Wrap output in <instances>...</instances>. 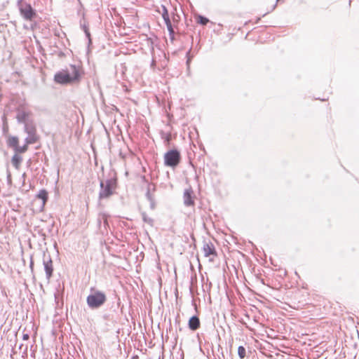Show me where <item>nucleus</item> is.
Returning <instances> with one entry per match:
<instances>
[{
    "label": "nucleus",
    "instance_id": "nucleus-1",
    "mask_svg": "<svg viewBox=\"0 0 359 359\" xmlns=\"http://www.w3.org/2000/svg\"><path fill=\"white\" fill-rule=\"evenodd\" d=\"M81 76V69L76 65H70L55 75V81L61 84H67L79 82Z\"/></svg>",
    "mask_w": 359,
    "mask_h": 359
},
{
    "label": "nucleus",
    "instance_id": "nucleus-2",
    "mask_svg": "<svg viewBox=\"0 0 359 359\" xmlns=\"http://www.w3.org/2000/svg\"><path fill=\"white\" fill-rule=\"evenodd\" d=\"M106 301L105 294L98 290H92L87 297V304L91 309H97L101 306Z\"/></svg>",
    "mask_w": 359,
    "mask_h": 359
},
{
    "label": "nucleus",
    "instance_id": "nucleus-3",
    "mask_svg": "<svg viewBox=\"0 0 359 359\" xmlns=\"http://www.w3.org/2000/svg\"><path fill=\"white\" fill-rule=\"evenodd\" d=\"M18 6L21 16L27 21H32L36 17V11L32 8L29 4L22 0L18 1Z\"/></svg>",
    "mask_w": 359,
    "mask_h": 359
},
{
    "label": "nucleus",
    "instance_id": "nucleus-4",
    "mask_svg": "<svg viewBox=\"0 0 359 359\" xmlns=\"http://www.w3.org/2000/svg\"><path fill=\"white\" fill-rule=\"evenodd\" d=\"M180 161V154L177 150L168 151L164 155V163L167 166L174 168L179 164Z\"/></svg>",
    "mask_w": 359,
    "mask_h": 359
},
{
    "label": "nucleus",
    "instance_id": "nucleus-5",
    "mask_svg": "<svg viewBox=\"0 0 359 359\" xmlns=\"http://www.w3.org/2000/svg\"><path fill=\"white\" fill-rule=\"evenodd\" d=\"M25 130L28 134L27 137L25 139L27 144H34L38 141V137L36 134V128L34 126L26 124L25 126Z\"/></svg>",
    "mask_w": 359,
    "mask_h": 359
},
{
    "label": "nucleus",
    "instance_id": "nucleus-6",
    "mask_svg": "<svg viewBox=\"0 0 359 359\" xmlns=\"http://www.w3.org/2000/svg\"><path fill=\"white\" fill-rule=\"evenodd\" d=\"M202 250L204 256L208 258L209 261H213L217 255L215 246L211 242L205 243Z\"/></svg>",
    "mask_w": 359,
    "mask_h": 359
},
{
    "label": "nucleus",
    "instance_id": "nucleus-7",
    "mask_svg": "<svg viewBox=\"0 0 359 359\" xmlns=\"http://www.w3.org/2000/svg\"><path fill=\"white\" fill-rule=\"evenodd\" d=\"M101 191L100 192V198H107L113 193V185L111 181L107 180L105 182H102L100 184Z\"/></svg>",
    "mask_w": 359,
    "mask_h": 359
},
{
    "label": "nucleus",
    "instance_id": "nucleus-8",
    "mask_svg": "<svg viewBox=\"0 0 359 359\" xmlns=\"http://www.w3.org/2000/svg\"><path fill=\"white\" fill-rule=\"evenodd\" d=\"M43 265L47 280H49L53 271V262L51 259L48 258V259H43Z\"/></svg>",
    "mask_w": 359,
    "mask_h": 359
},
{
    "label": "nucleus",
    "instance_id": "nucleus-9",
    "mask_svg": "<svg viewBox=\"0 0 359 359\" xmlns=\"http://www.w3.org/2000/svg\"><path fill=\"white\" fill-rule=\"evenodd\" d=\"M30 113L25 109H20L17 113L16 118L20 123H25Z\"/></svg>",
    "mask_w": 359,
    "mask_h": 359
},
{
    "label": "nucleus",
    "instance_id": "nucleus-10",
    "mask_svg": "<svg viewBox=\"0 0 359 359\" xmlns=\"http://www.w3.org/2000/svg\"><path fill=\"white\" fill-rule=\"evenodd\" d=\"M189 327L192 330H196L200 327L199 318L196 316L191 317L189 320Z\"/></svg>",
    "mask_w": 359,
    "mask_h": 359
},
{
    "label": "nucleus",
    "instance_id": "nucleus-11",
    "mask_svg": "<svg viewBox=\"0 0 359 359\" xmlns=\"http://www.w3.org/2000/svg\"><path fill=\"white\" fill-rule=\"evenodd\" d=\"M22 161V158L18 154H15L11 159V163L18 170L20 168V164Z\"/></svg>",
    "mask_w": 359,
    "mask_h": 359
},
{
    "label": "nucleus",
    "instance_id": "nucleus-12",
    "mask_svg": "<svg viewBox=\"0 0 359 359\" xmlns=\"http://www.w3.org/2000/svg\"><path fill=\"white\" fill-rule=\"evenodd\" d=\"M191 194V191L189 189L185 190L184 193V203L186 205H191L194 203Z\"/></svg>",
    "mask_w": 359,
    "mask_h": 359
},
{
    "label": "nucleus",
    "instance_id": "nucleus-13",
    "mask_svg": "<svg viewBox=\"0 0 359 359\" xmlns=\"http://www.w3.org/2000/svg\"><path fill=\"white\" fill-rule=\"evenodd\" d=\"M19 143V140L17 137L15 136H9L7 140V144L8 147L13 148L15 149Z\"/></svg>",
    "mask_w": 359,
    "mask_h": 359
},
{
    "label": "nucleus",
    "instance_id": "nucleus-14",
    "mask_svg": "<svg viewBox=\"0 0 359 359\" xmlns=\"http://www.w3.org/2000/svg\"><path fill=\"white\" fill-rule=\"evenodd\" d=\"M36 197L42 201L41 205L43 207L48 200V192L44 189L40 190Z\"/></svg>",
    "mask_w": 359,
    "mask_h": 359
},
{
    "label": "nucleus",
    "instance_id": "nucleus-15",
    "mask_svg": "<svg viewBox=\"0 0 359 359\" xmlns=\"http://www.w3.org/2000/svg\"><path fill=\"white\" fill-rule=\"evenodd\" d=\"M28 145L29 144H27V143L22 147H20L19 145H18V147L14 149L15 154H18L25 153L28 149Z\"/></svg>",
    "mask_w": 359,
    "mask_h": 359
},
{
    "label": "nucleus",
    "instance_id": "nucleus-16",
    "mask_svg": "<svg viewBox=\"0 0 359 359\" xmlns=\"http://www.w3.org/2000/svg\"><path fill=\"white\" fill-rule=\"evenodd\" d=\"M162 8H163L162 17H163L165 24H170V18H169L168 10L163 6H162Z\"/></svg>",
    "mask_w": 359,
    "mask_h": 359
},
{
    "label": "nucleus",
    "instance_id": "nucleus-17",
    "mask_svg": "<svg viewBox=\"0 0 359 359\" xmlns=\"http://www.w3.org/2000/svg\"><path fill=\"white\" fill-rule=\"evenodd\" d=\"M238 354L240 358L243 359L246 355L245 348L243 346H240L238 348Z\"/></svg>",
    "mask_w": 359,
    "mask_h": 359
},
{
    "label": "nucleus",
    "instance_id": "nucleus-18",
    "mask_svg": "<svg viewBox=\"0 0 359 359\" xmlns=\"http://www.w3.org/2000/svg\"><path fill=\"white\" fill-rule=\"evenodd\" d=\"M143 219L145 222L151 225L152 224L153 220L151 218L147 217L144 214H143Z\"/></svg>",
    "mask_w": 359,
    "mask_h": 359
},
{
    "label": "nucleus",
    "instance_id": "nucleus-19",
    "mask_svg": "<svg viewBox=\"0 0 359 359\" xmlns=\"http://www.w3.org/2000/svg\"><path fill=\"white\" fill-rule=\"evenodd\" d=\"M208 22V20L205 18H201V23L203 25H205Z\"/></svg>",
    "mask_w": 359,
    "mask_h": 359
},
{
    "label": "nucleus",
    "instance_id": "nucleus-20",
    "mask_svg": "<svg viewBox=\"0 0 359 359\" xmlns=\"http://www.w3.org/2000/svg\"><path fill=\"white\" fill-rule=\"evenodd\" d=\"M167 27H168V29L169 30L170 32H173V29H172V25H171V22L170 21V24H165Z\"/></svg>",
    "mask_w": 359,
    "mask_h": 359
},
{
    "label": "nucleus",
    "instance_id": "nucleus-21",
    "mask_svg": "<svg viewBox=\"0 0 359 359\" xmlns=\"http://www.w3.org/2000/svg\"><path fill=\"white\" fill-rule=\"evenodd\" d=\"M23 339H25V340L28 339H29V335H28V334H24V335H23Z\"/></svg>",
    "mask_w": 359,
    "mask_h": 359
},
{
    "label": "nucleus",
    "instance_id": "nucleus-22",
    "mask_svg": "<svg viewBox=\"0 0 359 359\" xmlns=\"http://www.w3.org/2000/svg\"><path fill=\"white\" fill-rule=\"evenodd\" d=\"M86 34L89 36L90 34L86 31Z\"/></svg>",
    "mask_w": 359,
    "mask_h": 359
},
{
    "label": "nucleus",
    "instance_id": "nucleus-23",
    "mask_svg": "<svg viewBox=\"0 0 359 359\" xmlns=\"http://www.w3.org/2000/svg\"><path fill=\"white\" fill-rule=\"evenodd\" d=\"M32 265H33V262H32L31 264H30L31 267L32 266Z\"/></svg>",
    "mask_w": 359,
    "mask_h": 359
}]
</instances>
